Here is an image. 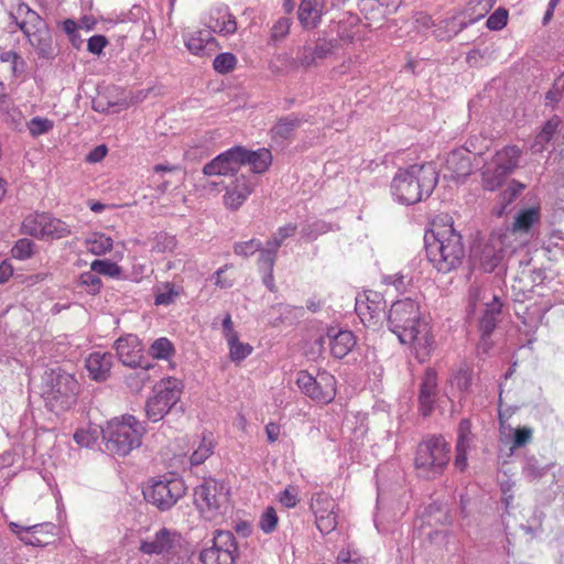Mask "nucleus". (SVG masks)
<instances>
[{
  "label": "nucleus",
  "instance_id": "1",
  "mask_svg": "<svg viewBox=\"0 0 564 564\" xmlns=\"http://www.w3.org/2000/svg\"><path fill=\"white\" fill-rule=\"evenodd\" d=\"M389 329L401 344L410 345L415 358L424 362L435 348L432 325L421 312L420 304L410 297L395 301L388 313Z\"/></svg>",
  "mask_w": 564,
  "mask_h": 564
},
{
  "label": "nucleus",
  "instance_id": "2",
  "mask_svg": "<svg viewBox=\"0 0 564 564\" xmlns=\"http://www.w3.org/2000/svg\"><path fill=\"white\" fill-rule=\"evenodd\" d=\"M465 253L463 237L452 219L434 220L431 237L426 238V256L433 268L443 274L455 271L463 264Z\"/></svg>",
  "mask_w": 564,
  "mask_h": 564
},
{
  "label": "nucleus",
  "instance_id": "3",
  "mask_svg": "<svg viewBox=\"0 0 564 564\" xmlns=\"http://www.w3.org/2000/svg\"><path fill=\"white\" fill-rule=\"evenodd\" d=\"M436 184L437 175L431 164H415L395 174L391 192L398 202L411 205L429 196Z\"/></svg>",
  "mask_w": 564,
  "mask_h": 564
},
{
  "label": "nucleus",
  "instance_id": "4",
  "mask_svg": "<svg viewBox=\"0 0 564 564\" xmlns=\"http://www.w3.org/2000/svg\"><path fill=\"white\" fill-rule=\"evenodd\" d=\"M79 383L75 376L62 368L45 371L42 397L50 410L63 412L75 404Z\"/></svg>",
  "mask_w": 564,
  "mask_h": 564
},
{
  "label": "nucleus",
  "instance_id": "5",
  "mask_svg": "<svg viewBox=\"0 0 564 564\" xmlns=\"http://www.w3.org/2000/svg\"><path fill=\"white\" fill-rule=\"evenodd\" d=\"M144 433L142 424L132 415H122L108 422L104 432L106 449L117 456H127L140 447Z\"/></svg>",
  "mask_w": 564,
  "mask_h": 564
},
{
  "label": "nucleus",
  "instance_id": "6",
  "mask_svg": "<svg viewBox=\"0 0 564 564\" xmlns=\"http://www.w3.org/2000/svg\"><path fill=\"white\" fill-rule=\"evenodd\" d=\"M194 503L204 519L219 522L229 509V491L223 482L206 479L195 488Z\"/></svg>",
  "mask_w": 564,
  "mask_h": 564
},
{
  "label": "nucleus",
  "instance_id": "7",
  "mask_svg": "<svg viewBox=\"0 0 564 564\" xmlns=\"http://www.w3.org/2000/svg\"><path fill=\"white\" fill-rule=\"evenodd\" d=\"M451 447L442 436L422 441L415 454V468L427 478L442 475L449 462Z\"/></svg>",
  "mask_w": 564,
  "mask_h": 564
},
{
  "label": "nucleus",
  "instance_id": "8",
  "mask_svg": "<svg viewBox=\"0 0 564 564\" xmlns=\"http://www.w3.org/2000/svg\"><path fill=\"white\" fill-rule=\"evenodd\" d=\"M522 151L517 145H506L495 152L482 167V186L487 191H495L502 186L507 177L519 166Z\"/></svg>",
  "mask_w": 564,
  "mask_h": 564
},
{
  "label": "nucleus",
  "instance_id": "9",
  "mask_svg": "<svg viewBox=\"0 0 564 564\" xmlns=\"http://www.w3.org/2000/svg\"><path fill=\"white\" fill-rule=\"evenodd\" d=\"M182 478L172 474L154 477L143 489L144 499L161 511L173 508L186 494Z\"/></svg>",
  "mask_w": 564,
  "mask_h": 564
},
{
  "label": "nucleus",
  "instance_id": "10",
  "mask_svg": "<svg viewBox=\"0 0 564 564\" xmlns=\"http://www.w3.org/2000/svg\"><path fill=\"white\" fill-rule=\"evenodd\" d=\"M21 230L39 240H58L72 235L70 225L47 213L28 215L22 221Z\"/></svg>",
  "mask_w": 564,
  "mask_h": 564
},
{
  "label": "nucleus",
  "instance_id": "11",
  "mask_svg": "<svg viewBox=\"0 0 564 564\" xmlns=\"http://www.w3.org/2000/svg\"><path fill=\"white\" fill-rule=\"evenodd\" d=\"M183 391L181 381L170 377L160 381L154 388V394L145 404V412L152 422L161 421L180 401Z\"/></svg>",
  "mask_w": 564,
  "mask_h": 564
},
{
  "label": "nucleus",
  "instance_id": "12",
  "mask_svg": "<svg viewBox=\"0 0 564 564\" xmlns=\"http://www.w3.org/2000/svg\"><path fill=\"white\" fill-rule=\"evenodd\" d=\"M296 386L302 393L319 404L330 403L337 393L336 378L325 370L319 371L316 377L306 370L299 371Z\"/></svg>",
  "mask_w": 564,
  "mask_h": 564
},
{
  "label": "nucleus",
  "instance_id": "13",
  "mask_svg": "<svg viewBox=\"0 0 564 564\" xmlns=\"http://www.w3.org/2000/svg\"><path fill=\"white\" fill-rule=\"evenodd\" d=\"M355 311L368 328H378L386 317V300L373 290H366L356 297Z\"/></svg>",
  "mask_w": 564,
  "mask_h": 564
},
{
  "label": "nucleus",
  "instance_id": "14",
  "mask_svg": "<svg viewBox=\"0 0 564 564\" xmlns=\"http://www.w3.org/2000/svg\"><path fill=\"white\" fill-rule=\"evenodd\" d=\"M310 509L315 517L316 528L323 535L336 530L339 507L329 494L324 491L314 494L311 498Z\"/></svg>",
  "mask_w": 564,
  "mask_h": 564
},
{
  "label": "nucleus",
  "instance_id": "15",
  "mask_svg": "<svg viewBox=\"0 0 564 564\" xmlns=\"http://www.w3.org/2000/svg\"><path fill=\"white\" fill-rule=\"evenodd\" d=\"M237 543L235 535L229 531H217L213 545L200 552L202 564H234Z\"/></svg>",
  "mask_w": 564,
  "mask_h": 564
},
{
  "label": "nucleus",
  "instance_id": "16",
  "mask_svg": "<svg viewBox=\"0 0 564 564\" xmlns=\"http://www.w3.org/2000/svg\"><path fill=\"white\" fill-rule=\"evenodd\" d=\"M9 528L20 541L24 544L33 546H45L52 543L56 535V525L52 522H44L32 525H20L15 522H10Z\"/></svg>",
  "mask_w": 564,
  "mask_h": 564
},
{
  "label": "nucleus",
  "instance_id": "17",
  "mask_svg": "<svg viewBox=\"0 0 564 564\" xmlns=\"http://www.w3.org/2000/svg\"><path fill=\"white\" fill-rule=\"evenodd\" d=\"M316 344L322 350L327 345L335 359H343L356 347L357 338L351 330L329 327L324 336L316 339Z\"/></svg>",
  "mask_w": 564,
  "mask_h": 564
},
{
  "label": "nucleus",
  "instance_id": "18",
  "mask_svg": "<svg viewBox=\"0 0 564 564\" xmlns=\"http://www.w3.org/2000/svg\"><path fill=\"white\" fill-rule=\"evenodd\" d=\"M254 185L246 175L236 176L225 189L223 196L224 206L231 210L237 212L253 193Z\"/></svg>",
  "mask_w": 564,
  "mask_h": 564
},
{
  "label": "nucleus",
  "instance_id": "19",
  "mask_svg": "<svg viewBox=\"0 0 564 564\" xmlns=\"http://www.w3.org/2000/svg\"><path fill=\"white\" fill-rule=\"evenodd\" d=\"M240 147H234L204 165L206 176H226L236 173L241 167Z\"/></svg>",
  "mask_w": 564,
  "mask_h": 564
},
{
  "label": "nucleus",
  "instance_id": "20",
  "mask_svg": "<svg viewBox=\"0 0 564 564\" xmlns=\"http://www.w3.org/2000/svg\"><path fill=\"white\" fill-rule=\"evenodd\" d=\"M119 360L129 367H139L143 358V346L137 335L127 334L115 341Z\"/></svg>",
  "mask_w": 564,
  "mask_h": 564
},
{
  "label": "nucleus",
  "instance_id": "21",
  "mask_svg": "<svg viewBox=\"0 0 564 564\" xmlns=\"http://www.w3.org/2000/svg\"><path fill=\"white\" fill-rule=\"evenodd\" d=\"M181 534L175 530L162 528L152 540L142 541L140 551L144 554L171 553L181 542Z\"/></svg>",
  "mask_w": 564,
  "mask_h": 564
},
{
  "label": "nucleus",
  "instance_id": "22",
  "mask_svg": "<svg viewBox=\"0 0 564 564\" xmlns=\"http://www.w3.org/2000/svg\"><path fill=\"white\" fill-rule=\"evenodd\" d=\"M445 169L455 180L470 175L473 171L470 149L463 147L452 150L446 156Z\"/></svg>",
  "mask_w": 564,
  "mask_h": 564
},
{
  "label": "nucleus",
  "instance_id": "23",
  "mask_svg": "<svg viewBox=\"0 0 564 564\" xmlns=\"http://www.w3.org/2000/svg\"><path fill=\"white\" fill-rule=\"evenodd\" d=\"M326 12V0H302L299 10L297 19L304 30H314L321 22Z\"/></svg>",
  "mask_w": 564,
  "mask_h": 564
},
{
  "label": "nucleus",
  "instance_id": "24",
  "mask_svg": "<svg viewBox=\"0 0 564 564\" xmlns=\"http://www.w3.org/2000/svg\"><path fill=\"white\" fill-rule=\"evenodd\" d=\"M206 25L212 32L224 36L232 35L237 31V21L227 7H216L209 12Z\"/></svg>",
  "mask_w": 564,
  "mask_h": 564
},
{
  "label": "nucleus",
  "instance_id": "25",
  "mask_svg": "<svg viewBox=\"0 0 564 564\" xmlns=\"http://www.w3.org/2000/svg\"><path fill=\"white\" fill-rule=\"evenodd\" d=\"M436 388L437 375L435 370L427 369L422 378L419 394V410L424 416L430 415L434 409L437 393Z\"/></svg>",
  "mask_w": 564,
  "mask_h": 564
},
{
  "label": "nucleus",
  "instance_id": "26",
  "mask_svg": "<svg viewBox=\"0 0 564 564\" xmlns=\"http://www.w3.org/2000/svg\"><path fill=\"white\" fill-rule=\"evenodd\" d=\"M25 36L40 57L46 59L55 57L56 48L53 45L52 34L47 24L31 31L30 33L25 34Z\"/></svg>",
  "mask_w": 564,
  "mask_h": 564
},
{
  "label": "nucleus",
  "instance_id": "27",
  "mask_svg": "<svg viewBox=\"0 0 564 564\" xmlns=\"http://www.w3.org/2000/svg\"><path fill=\"white\" fill-rule=\"evenodd\" d=\"M335 47L334 41H321L315 46H303L297 53V62L301 66L308 68L315 66L318 61L328 57Z\"/></svg>",
  "mask_w": 564,
  "mask_h": 564
},
{
  "label": "nucleus",
  "instance_id": "28",
  "mask_svg": "<svg viewBox=\"0 0 564 564\" xmlns=\"http://www.w3.org/2000/svg\"><path fill=\"white\" fill-rule=\"evenodd\" d=\"M112 367V355L110 352L94 351L86 359V369L95 381H105Z\"/></svg>",
  "mask_w": 564,
  "mask_h": 564
},
{
  "label": "nucleus",
  "instance_id": "29",
  "mask_svg": "<svg viewBox=\"0 0 564 564\" xmlns=\"http://www.w3.org/2000/svg\"><path fill=\"white\" fill-rule=\"evenodd\" d=\"M11 17L24 35L46 24L41 15L24 2L18 3Z\"/></svg>",
  "mask_w": 564,
  "mask_h": 564
},
{
  "label": "nucleus",
  "instance_id": "30",
  "mask_svg": "<svg viewBox=\"0 0 564 564\" xmlns=\"http://www.w3.org/2000/svg\"><path fill=\"white\" fill-rule=\"evenodd\" d=\"M505 256L502 238L495 237L486 243L480 252L479 262L484 271L492 272L499 263L502 261Z\"/></svg>",
  "mask_w": 564,
  "mask_h": 564
},
{
  "label": "nucleus",
  "instance_id": "31",
  "mask_svg": "<svg viewBox=\"0 0 564 564\" xmlns=\"http://www.w3.org/2000/svg\"><path fill=\"white\" fill-rule=\"evenodd\" d=\"M241 166L250 165L251 171L257 174L264 173L272 163L270 150L262 148L257 151H249L240 147Z\"/></svg>",
  "mask_w": 564,
  "mask_h": 564
},
{
  "label": "nucleus",
  "instance_id": "32",
  "mask_svg": "<svg viewBox=\"0 0 564 564\" xmlns=\"http://www.w3.org/2000/svg\"><path fill=\"white\" fill-rule=\"evenodd\" d=\"M24 61L14 51L0 53V79H14L23 72Z\"/></svg>",
  "mask_w": 564,
  "mask_h": 564
},
{
  "label": "nucleus",
  "instance_id": "33",
  "mask_svg": "<svg viewBox=\"0 0 564 564\" xmlns=\"http://www.w3.org/2000/svg\"><path fill=\"white\" fill-rule=\"evenodd\" d=\"M184 289L180 284H175L173 282H164L161 285H159L154 293H155V305H170L173 304L183 293Z\"/></svg>",
  "mask_w": 564,
  "mask_h": 564
},
{
  "label": "nucleus",
  "instance_id": "34",
  "mask_svg": "<svg viewBox=\"0 0 564 564\" xmlns=\"http://www.w3.org/2000/svg\"><path fill=\"white\" fill-rule=\"evenodd\" d=\"M214 41L215 40L210 35V32L196 30L186 36L185 46L194 55H204L206 46Z\"/></svg>",
  "mask_w": 564,
  "mask_h": 564
},
{
  "label": "nucleus",
  "instance_id": "35",
  "mask_svg": "<svg viewBox=\"0 0 564 564\" xmlns=\"http://www.w3.org/2000/svg\"><path fill=\"white\" fill-rule=\"evenodd\" d=\"M302 120L295 115H289L280 118L276 123L272 127L271 133L273 138H280L286 140L291 138L293 132L300 128Z\"/></svg>",
  "mask_w": 564,
  "mask_h": 564
},
{
  "label": "nucleus",
  "instance_id": "36",
  "mask_svg": "<svg viewBox=\"0 0 564 564\" xmlns=\"http://www.w3.org/2000/svg\"><path fill=\"white\" fill-rule=\"evenodd\" d=\"M540 208L530 207L521 210L512 224V231L529 232L532 226L540 221Z\"/></svg>",
  "mask_w": 564,
  "mask_h": 564
},
{
  "label": "nucleus",
  "instance_id": "37",
  "mask_svg": "<svg viewBox=\"0 0 564 564\" xmlns=\"http://www.w3.org/2000/svg\"><path fill=\"white\" fill-rule=\"evenodd\" d=\"M448 383L452 392H457L462 398L471 386V371L468 368H458L451 373Z\"/></svg>",
  "mask_w": 564,
  "mask_h": 564
},
{
  "label": "nucleus",
  "instance_id": "38",
  "mask_svg": "<svg viewBox=\"0 0 564 564\" xmlns=\"http://www.w3.org/2000/svg\"><path fill=\"white\" fill-rule=\"evenodd\" d=\"M85 246L90 253L95 256H101L112 249L113 241L109 236L105 234L93 232L89 235V237L86 238Z\"/></svg>",
  "mask_w": 564,
  "mask_h": 564
},
{
  "label": "nucleus",
  "instance_id": "39",
  "mask_svg": "<svg viewBox=\"0 0 564 564\" xmlns=\"http://www.w3.org/2000/svg\"><path fill=\"white\" fill-rule=\"evenodd\" d=\"M29 134L36 139L41 135L50 133L54 129V121L46 117H33L26 122Z\"/></svg>",
  "mask_w": 564,
  "mask_h": 564
},
{
  "label": "nucleus",
  "instance_id": "40",
  "mask_svg": "<svg viewBox=\"0 0 564 564\" xmlns=\"http://www.w3.org/2000/svg\"><path fill=\"white\" fill-rule=\"evenodd\" d=\"M177 243L175 236L167 232H159L154 238L152 251L156 253L173 252L176 249Z\"/></svg>",
  "mask_w": 564,
  "mask_h": 564
},
{
  "label": "nucleus",
  "instance_id": "41",
  "mask_svg": "<svg viewBox=\"0 0 564 564\" xmlns=\"http://www.w3.org/2000/svg\"><path fill=\"white\" fill-rule=\"evenodd\" d=\"M213 441L210 438L203 437L189 457L191 464L195 466L203 464L213 454Z\"/></svg>",
  "mask_w": 564,
  "mask_h": 564
},
{
  "label": "nucleus",
  "instance_id": "42",
  "mask_svg": "<svg viewBox=\"0 0 564 564\" xmlns=\"http://www.w3.org/2000/svg\"><path fill=\"white\" fill-rule=\"evenodd\" d=\"M0 110L7 115V121L14 129H19L23 121L22 111L11 101V99H2Z\"/></svg>",
  "mask_w": 564,
  "mask_h": 564
},
{
  "label": "nucleus",
  "instance_id": "43",
  "mask_svg": "<svg viewBox=\"0 0 564 564\" xmlns=\"http://www.w3.org/2000/svg\"><path fill=\"white\" fill-rule=\"evenodd\" d=\"M227 343L229 346V357L232 361H241L253 351L252 346L239 341L238 336H236L235 339L227 340Z\"/></svg>",
  "mask_w": 564,
  "mask_h": 564
},
{
  "label": "nucleus",
  "instance_id": "44",
  "mask_svg": "<svg viewBox=\"0 0 564 564\" xmlns=\"http://www.w3.org/2000/svg\"><path fill=\"white\" fill-rule=\"evenodd\" d=\"M237 57L232 53L218 54L213 63L214 69L219 74H228L237 66Z\"/></svg>",
  "mask_w": 564,
  "mask_h": 564
},
{
  "label": "nucleus",
  "instance_id": "45",
  "mask_svg": "<svg viewBox=\"0 0 564 564\" xmlns=\"http://www.w3.org/2000/svg\"><path fill=\"white\" fill-rule=\"evenodd\" d=\"M91 271L96 274H102L110 278H117L121 274V268L109 260H95L90 264Z\"/></svg>",
  "mask_w": 564,
  "mask_h": 564
},
{
  "label": "nucleus",
  "instance_id": "46",
  "mask_svg": "<svg viewBox=\"0 0 564 564\" xmlns=\"http://www.w3.org/2000/svg\"><path fill=\"white\" fill-rule=\"evenodd\" d=\"M297 230V226L295 224H286L280 227L276 232L272 236L270 240H268L267 245L272 246L273 249L279 250L282 243L290 237H292Z\"/></svg>",
  "mask_w": 564,
  "mask_h": 564
},
{
  "label": "nucleus",
  "instance_id": "47",
  "mask_svg": "<svg viewBox=\"0 0 564 564\" xmlns=\"http://www.w3.org/2000/svg\"><path fill=\"white\" fill-rule=\"evenodd\" d=\"M78 285L86 288L90 294H97L101 289V280L94 271L83 272L78 278Z\"/></svg>",
  "mask_w": 564,
  "mask_h": 564
},
{
  "label": "nucleus",
  "instance_id": "48",
  "mask_svg": "<svg viewBox=\"0 0 564 564\" xmlns=\"http://www.w3.org/2000/svg\"><path fill=\"white\" fill-rule=\"evenodd\" d=\"M35 243L28 239H19L12 248V257L19 260H26L34 253Z\"/></svg>",
  "mask_w": 564,
  "mask_h": 564
},
{
  "label": "nucleus",
  "instance_id": "49",
  "mask_svg": "<svg viewBox=\"0 0 564 564\" xmlns=\"http://www.w3.org/2000/svg\"><path fill=\"white\" fill-rule=\"evenodd\" d=\"M150 352L154 358L167 359L174 352L173 344L165 337L156 339L151 348Z\"/></svg>",
  "mask_w": 564,
  "mask_h": 564
},
{
  "label": "nucleus",
  "instance_id": "50",
  "mask_svg": "<svg viewBox=\"0 0 564 564\" xmlns=\"http://www.w3.org/2000/svg\"><path fill=\"white\" fill-rule=\"evenodd\" d=\"M291 24H292V21L290 18L282 17V18L278 19L271 28V33H270L271 40L273 42H280V41L284 40L290 33Z\"/></svg>",
  "mask_w": 564,
  "mask_h": 564
},
{
  "label": "nucleus",
  "instance_id": "51",
  "mask_svg": "<svg viewBox=\"0 0 564 564\" xmlns=\"http://www.w3.org/2000/svg\"><path fill=\"white\" fill-rule=\"evenodd\" d=\"M279 523V517L273 507H268L260 517L259 528L263 533L273 532Z\"/></svg>",
  "mask_w": 564,
  "mask_h": 564
},
{
  "label": "nucleus",
  "instance_id": "52",
  "mask_svg": "<svg viewBox=\"0 0 564 564\" xmlns=\"http://www.w3.org/2000/svg\"><path fill=\"white\" fill-rule=\"evenodd\" d=\"M561 123V119L557 116H553L549 119L542 128V131L536 135L535 142L543 145L552 140L555 134L558 126Z\"/></svg>",
  "mask_w": 564,
  "mask_h": 564
},
{
  "label": "nucleus",
  "instance_id": "53",
  "mask_svg": "<svg viewBox=\"0 0 564 564\" xmlns=\"http://www.w3.org/2000/svg\"><path fill=\"white\" fill-rule=\"evenodd\" d=\"M500 304L495 303L491 308H487L484 316L480 319V327L486 335L492 333L496 327L497 315L500 313Z\"/></svg>",
  "mask_w": 564,
  "mask_h": 564
},
{
  "label": "nucleus",
  "instance_id": "54",
  "mask_svg": "<svg viewBox=\"0 0 564 564\" xmlns=\"http://www.w3.org/2000/svg\"><path fill=\"white\" fill-rule=\"evenodd\" d=\"M262 247L259 239L252 238L248 241L237 242L234 246V251L237 256L251 257L258 252Z\"/></svg>",
  "mask_w": 564,
  "mask_h": 564
},
{
  "label": "nucleus",
  "instance_id": "55",
  "mask_svg": "<svg viewBox=\"0 0 564 564\" xmlns=\"http://www.w3.org/2000/svg\"><path fill=\"white\" fill-rule=\"evenodd\" d=\"M259 252H260V256H259L258 263H259L260 269L262 271H268V270L273 271L278 250L273 249L272 246L267 245V248L265 249L261 248L259 250Z\"/></svg>",
  "mask_w": 564,
  "mask_h": 564
},
{
  "label": "nucleus",
  "instance_id": "56",
  "mask_svg": "<svg viewBox=\"0 0 564 564\" xmlns=\"http://www.w3.org/2000/svg\"><path fill=\"white\" fill-rule=\"evenodd\" d=\"M533 430L529 426H520L513 430L512 447L519 448L529 444L532 440Z\"/></svg>",
  "mask_w": 564,
  "mask_h": 564
},
{
  "label": "nucleus",
  "instance_id": "57",
  "mask_svg": "<svg viewBox=\"0 0 564 564\" xmlns=\"http://www.w3.org/2000/svg\"><path fill=\"white\" fill-rule=\"evenodd\" d=\"M507 22L508 12L503 9H498L489 15L486 25L489 30L498 31L506 26Z\"/></svg>",
  "mask_w": 564,
  "mask_h": 564
},
{
  "label": "nucleus",
  "instance_id": "58",
  "mask_svg": "<svg viewBox=\"0 0 564 564\" xmlns=\"http://www.w3.org/2000/svg\"><path fill=\"white\" fill-rule=\"evenodd\" d=\"M279 501L286 508H294L299 503V490L294 486H288L279 495Z\"/></svg>",
  "mask_w": 564,
  "mask_h": 564
},
{
  "label": "nucleus",
  "instance_id": "59",
  "mask_svg": "<svg viewBox=\"0 0 564 564\" xmlns=\"http://www.w3.org/2000/svg\"><path fill=\"white\" fill-rule=\"evenodd\" d=\"M524 189V185L520 182L512 181L502 192V200L506 205L511 204Z\"/></svg>",
  "mask_w": 564,
  "mask_h": 564
},
{
  "label": "nucleus",
  "instance_id": "60",
  "mask_svg": "<svg viewBox=\"0 0 564 564\" xmlns=\"http://www.w3.org/2000/svg\"><path fill=\"white\" fill-rule=\"evenodd\" d=\"M470 441H471V423L469 420L464 419L459 422V425H458L457 444L462 443L463 446H469Z\"/></svg>",
  "mask_w": 564,
  "mask_h": 564
},
{
  "label": "nucleus",
  "instance_id": "61",
  "mask_svg": "<svg viewBox=\"0 0 564 564\" xmlns=\"http://www.w3.org/2000/svg\"><path fill=\"white\" fill-rule=\"evenodd\" d=\"M108 40L104 35H94L88 40L87 50L96 55H99L107 46Z\"/></svg>",
  "mask_w": 564,
  "mask_h": 564
},
{
  "label": "nucleus",
  "instance_id": "62",
  "mask_svg": "<svg viewBox=\"0 0 564 564\" xmlns=\"http://www.w3.org/2000/svg\"><path fill=\"white\" fill-rule=\"evenodd\" d=\"M469 446H463L460 444H456V457L454 465L459 470H464L467 467V448Z\"/></svg>",
  "mask_w": 564,
  "mask_h": 564
},
{
  "label": "nucleus",
  "instance_id": "63",
  "mask_svg": "<svg viewBox=\"0 0 564 564\" xmlns=\"http://www.w3.org/2000/svg\"><path fill=\"white\" fill-rule=\"evenodd\" d=\"M107 152L108 149L105 144L98 145L88 153V155L86 156V161L90 163L100 162L105 159Z\"/></svg>",
  "mask_w": 564,
  "mask_h": 564
},
{
  "label": "nucleus",
  "instance_id": "64",
  "mask_svg": "<svg viewBox=\"0 0 564 564\" xmlns=\"http://www.w3.org/2000/svg\"><path fill=\"white\" fill-rule=\"evenodd\" d=\"M265 434L270 443H274L279 440L281 434V426L275 422H269L265 425Z\"/></svg>",
  "mask_w": 564,
  "mask_h": 564
}]
</instances>
